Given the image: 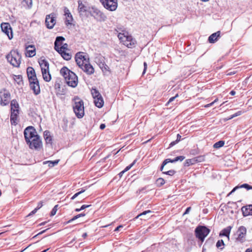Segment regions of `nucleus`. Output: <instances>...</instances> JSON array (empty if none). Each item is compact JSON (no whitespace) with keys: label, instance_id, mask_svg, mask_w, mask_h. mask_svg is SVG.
<instances>
[{"label":"nucleus","instance_id":"57","mask_svg":"<svg viewBox=\"0 0 252 252\" xmlns=\"http://www.w3.org/2000/svg\"><path fill=\"white\" fill-rule=\"evenodd\" d=\"M144 70H143V74H144L145 72H146V69H147V64L146 62H144Z\"/></svg>","mask_w":252,"mask_h":252},{"label":"nucleus","instance_id":"46","mask_svg":"<svg viewBox=\"0 0 252 252\" xmlns=\"http://www.w3.org/2000/svg\"><path fill=\"white\" fill-rule=\"evenodd\" d=\"M242 114V111H238L237 112H236L235 114H234L232 115H231V117L229 118V119H232V118H234L235 117L240 116Z\"/></svg>","mask_w":252,"mask_h":252},{"label":"nucleus","instance_id":"59","mask_svg":"<svg viewBox=\"0 0 252 252\" xmlns=\"http://www.w3.org/2000/svg\"><path fill=\"white\" fill-rule=\"evenodd\" d=\"M37 209H36L35 208L28 215V216H31V215H32L33 214H34L36 212H37Z\"/></svg>","mask_w":252,"mask_h":252},{"label":"nucleus","instance_id":"26","mask_svg":"<svg viewBox=\"0 0 252 252\" xmlns=\"http://www.w3.org/2000/svg\"><path fill=\"white\" fill-rule=\"evenodd\" d=\"M78 99L79 97L77 96L74 97L73 99V101L75 104V106H73V111L78 118H79V102H77L76 100Z\"/></svg>","mask_w":252,"mask_h":252},{"label":"nucleus","instance_id":"14","mask_svg":"<svg viewBox=\"0 0 252 252\" xmlns=\"http://www.w3.org/2000/svg\"><path fill=\"white\" fill-rule=\"evenodd\" d=\"M1 31L5 33L10 39L12 38V35L11 34V36L9 35V33L12 32L11 28L9 24L7 23H3L1 24Z\"/></svg>","mask_w":252,"mask_h":252},{"label":"nucleus","instance_id":"45","mask_svg":"<svg viewBox=\"0 0 252 252\" xmlns=\"http://www.w3.org/2000/svg\"><path fill=\"white\" fill-rule=\"evenodd\" d=\"M91 205H83L80 207V212L85 210L86 208L91 207Z\"/></svg>","mask_w":252,"mask_h":252},{"label":"nucleus","instance_id":"23","mask_svg":"<svg viewBox=\"0 0 252 252\" xmlns=\"http://www.w3.org/2000/svg\"><path fill=\"white\" fill-rule=\"evenodd\" d=\"M29 57H32L35 55V47L33 45H30L26 47Z\"/></svg>","mask_w":252,"mask_h":252},{"label":"nucleus","instance_id":"61","mask_svg":"<svg viewBox=\"0 0 252 252\" xmlns=\"http://www.w3.org/2000/svg\"><path fill=\"white\" fill-rule=\"evenodd\" d=\"M123 225H119V226H117V227L115 228V231H119V230H120V228H123Z\"/></svg>","mask_w":252,"mask_h":252},{"label":"nucleus","instance_id":"1","mask_svg":"<svg viewBox=\"0 0 252 252\" xmlns=\"http://www.w3.org/2000/svg\"><path fill=\"white\" fill-rule=\"evenodd\" d=\"M24 135L26 142L31 149L39 151L42 148L41 139L33 126L27 127L24 130Z\"/></svg>","mask_w":252,"mask_h":252},{"label":"nucleus","instance_id":"34","mask_svg":"<svg viewBox=\"0 0 252 252\" xmlns=\"http://www.w3.org/2000/svg\"><path fill=\"white\" fill-rule=\"evenodd\" d=\"M224 145V141L222 140L219 141L216 143H215L213 147L215 149H218L220 147H222Z\"/></svg>","mask_w":252,"mask_h":252},{"label":"nucleus","instance_id":"40","mask_svg":"<svg viewBox=\"0 0 252 252\" xmlns=\"http://www.w3.org/2000/svg\"><path fill=\"white\" fill-rule=\"evenodd\" d=\"M68 44L67 43L63 44L60 48L59 49L57 50V52L62 51H67L68 50Z\"/></svg>","mask_w":252,"mask_h":252},{"label":"nucleus","instance_id":"58","mask_svg":"<svg viewBox=\"0 0 252 252\" xmlns=\"http://www.w3.org/2000/svg\"><path fill=\"white\" fill-rule=\"evenodd\" d=\"M190 209H191V207H188V208L186 209V210L185 212H184V215H185V214H188V213H189V211L190 210Z\"/></svg>","mask_w":252,"mask_h":252},{"label":"nucleus","instance_id":"31","mask_svg":"<svg viewBox=\"0 0 252 252\" xmlns=\"http://www.w3.org/2000/svg\"><path fill=\"white\" fill-rule=\"evenodd\" d=\"M11 110H19V105L16 99H13L10 103Z\"/></svg>","mask_w":252,"mask_h":252},{"label":"nucleus","instance_id":"55","mask_svg":"<svg viewBox=\"0 0 252 252\" xmlns=\"http://www.w3.org/2000/svg\"><path fill=\"white\" fill-rule=\"evenodd\" d=\"M86 210L84 212H80V218L86 216V214H88V212L85 213Z\"/></svg>","mask_w":252,"mask_h":252},{"label":"nucleus","instance_id":"8","mask_svg":"<svg viewBox=\"0 0 252 252\" xmlns=\"http://www.w3.org/2000/svg\"><path fill=\"white\" fill-rule=\"evenodd\" d=\"M56 22V15L55 13L46 15L45 24L46 27L49 29H52L54 28Z\"/></svg>","mask_w":252,"mask_h":252},{"label":"nucleus","instance_id":"51","mask_svg":"<svg viewBox=\"0 0 252 252\" xmlns=\"http://www.w3.org/2000/svg\"><path fill=\"white\" fill-rule=\"evenodd\" d=\"M78 218H79V215H76L73 218H72L71 219L67 221V223H70V222H72L73 220L77 219Z\"/></svg>","mask_w":252,"mask_h":252},{"label":"nucleus","instance_id":"13","mask_svg":"<svg viewBox=\"0 0 252 252\" xmlns=\"http://www.w3.org/2000/svg\"><path fill=\"white\" fill-rule=\"evenodd\" d=\"M185 159V157L184 156H178V157H176L174 159H169V158H167V159H165L162 163V165L160 167V171H162L163 170V169H164V167L169 162H171V163H173V162H175L177 161H182L184 159Z\"/></svg>","mask_w":252,"mask_h":252},{"label":"nucleus","instance_id":"16","mask_svg":"<svg viewBox=\"0 0 252 252\" xmlns=\"http://www.w3.org/2000/svg\"><path fill=\"white\" fill-rule=\"evenodd\" d=\"M27 73L29 82L36 81L37 79L34 69L32 67H28L27 69Z\"/></svg>","mask_w":252,"mask_h":252},{"label":"nucleus","instance_id":"64","mask_svg":"<svg viewBox=\"0 0 252 252\" xmlns=\"http://www.w3.org/2000/svg\"><path fill=\"white\" fill-rule=\"evenodd\" d=\"M178 143V142L175 140L174 141H173L170 144V146L171 147V146H174V145H175L176 144H177Z\"/></svg>","mask_w":252,"mask_h":252},{"label":"nucleus","instance_id":"44","mask_svg":"<svg viewBox=\"0 0 252 252\" xmlns=\"http://www.w3.org/2000/svg\"><path fill=\"white\" fill-rule=\"evenodd\" d=\"M58 205H56L54 206V207L53 208V209L52 210V211L51 212V214H50L51 216H53L56 214L57 211L58 210Z\"/></svg>","mask_w":252,"mask_h":252},{"label":"nucleus","instance_id":"15","mask_svg":"<svg viewBox=\"0 0 252 252\" xmlns=\"http://www.w3.org/2000/svg\"><path fill=\"white\" fill-rule=\"evenodd\" d=\"M64 15L65 16V23L66 26L71 25V22L73 20L72 16L69 12V9L66 7H64Z\"/></svg>","mask_w":252,"mask_h":252},{"label":"nucleus","instance_id":"35","mask_svg":"<svg viewBox=\"0 0 252 252\" xmlns=\"http://www.w3.org/2000/svg\"><path fill=\"white\" fill-rule=\"evenodd\" d=\"M91 93L94 99L101 95L99 92L95 89L92 90Z\"/></svg>","mask_w":252,"mask_h":252},{"label":"nucleus","instance_id":"32","mask_svg":"<svg viewBox=\"0 0 252 252\" xmlns=\"http://www.w3.org/2000/svg\"><path fill=\"white\" fill-rule=\"evenodd\" d=\"M225 244L223 240H219L216 243V247L220 250H222L224 249Z\"/></svg>","mask_w":252,"mask_h":252},{"label":"nucleus","instance_id":"11","mask_svg":"<svg viewBox=\"0 0 252 252\" xmlns=\"http://www.w3.org/2000/svg\"><path fill=\"white\" fill-rule=\"evenodd\" d=\"M31 89L33 90L34 94L37 95L40 94V90L39 82L37 79L36 81L29 82Z\"/></svg>","mask_w":252,"mask_h":252},{"label":"nucleus","instance_id":"2","mask_svg":"<svg viewBox=\"0 0 252 252\" xmlns=\"http://www.w3.org/2000/svg\"><path fill=\"white\" fill-rule=\"evenodd\" d=\"M80 15H84L86 17L93 16L97 21L104 22L107 16L100 10L94 7H90L80 3Z\"/></svg>","mask_w":252,"mask_h":252},{"label":"nucleus","instance_id":"10","mask_svg":"<svg viewBox=\"0 0 252 252\" xmlns=\"http://www.w3.org/2000/svg\"><path fill=\"white\" fill-rule=\"evenodd\" d=\"M65 81L68 86L75 87L77 86L78 83V77L73 72H71V74Z\"/></svg>","mask_w":252,"mask_h":252},{"label":"nucleus","instance_id":"29","mask_svg":"<svg viewBox=\"0 0 252 252\" xmlns=\"http://www.w3.org/2000/svg\"><path fill=\"white\" fill-rule=\"evenodd\" d=\"M43 79L46 82H49L51 79V75L49 72V70H46L44 69V71H41Z\"/></svg>","mask_w":252,"mask_h":252},{"label":"nucleus","instance_id":"17","mask_svg":"<svg viewBox=\"0 0 252 252\" xmlns=\"http://www.w3.org/2000/svg\"><path fill=\"white\" fill-rule=\"evenodd\" d=\"M19 113V110H11L10 122L11 125H17V120Z\"/></svg>","mask_w":252,"mask_h":252},{"label":"nucleus","instance_id":"28","mask_svg":"<svg viewBox=\"0 0 252 252\" xmlns=\"http://www.w3.org/2000/svg\"><path fill=\"white\" fill-rule=\"evenodd\" d=\"M94 103L96 107L101 108L104 104V101L101 95L94 98Z\"/></svg>","mask_w":252,"mask_h":252},{"label":"nucleus","instance_id":"62","mask_svg":"<svg viewBox=\"0 0 252 252\" xmlns=\"http://www.w3.org/2000/svg\"><path fill=\"white\" fill-rule=\"evenodd\" d=\"M181 138V136L179 134H178L177 135V139L176 140L178 142L180 141Z\"/></svg>","mask_w":252,"mask_h":252},{"label":"nucleus","instance_id":"50","mask_svg":"<svg viewBox=\"0 0 252 252\" xmlns=\"http://www.w3.org/2000/svg\"><path fill=\"white\" fill-rule=\"evenodd\" d=\"M75 60L77 65L79 66V52L76 53L75 56Z\"/></svg>","mask_w":252,"mask_h":252},{"label":"nucleus","instance_id":"39","mask_svg":"<svg viewBox=\"0 0 252 252\" xmlns=\"http://www.w3.org/2000/svg\"><path fill=\"white\" fill-rule=\"evenodd\" d=\"M14 80L19 85L23 83L22 76L21 75L15 76Z\"/></svg>","mask_w":252,"mask_h":252},{"label":"nucleus","instance_id":"38","mask_svg":"<svg viewBox=\"0 0 252 252\" xmlns=\"http://www.w3.org/2000/svg\"><path fill=\"white\" fill-rule=\"evenodd\" d=\"M99 66L102 71H106L109 68V67L104 63L101 62L99 64Z\"/></svg>","mask_w":252,"mask_h":252},{"label":"nucleus","instance_id":"6","mask_svg":"<svg viewBox=\"0 0 252 252\" xmlns=\"http://www.w3.org/2000/svg\"><path fill=\"white\" fill-rule=\"evenodd\" d=\"M118 37L124 42V44L128 48H132L136 44V41L131 35H126L124 33H119Z\"/></svg>","mask_w":252,"mask_h":252},{"label":"nucleus","instance_id":"56","mask_svg":"<svg viewBox=\"0 0 252 252\" xmlns=\"http://www.w3.org/2000/svg\"><path fill=\"white\" fill-rule=\"evenodd\" d=\"M218 100V99H216L213 102H212V103H210L207 105H206L205 106V107H210V106H211L214 103H215L216 102H217Z\"/></svg>","mask_w":252,"mask_h":252},{"label":"nucleus","instance_id":"52","mask_svg":"<svg viewBox=\"0 0 252 252\" xmlns=\"http://www.w3.org/2000/svg\"><path fill=\"white\" fill-rule=\"evenodd\" d=\"M42 206H43V202H42V201H40L38 203L37 206L36 207V208H35V209H37V210H38L40 208H41L42 207Z\"/></svg>","mask_w":252,"mask_h":252},{"label":"nucleus","instance_id":"63","mask_svg":"<svg viewBox=\"0 0 252 252\" xmlns=\"http://www.w3.org/2000/svg\"><path fill=\"white\" fill-rule=\"evenodd\" d=\"M105 125L104 124H101L100 125V126H99V128L100 129H103L105 128Z\"/></svg>","mask_w":252,"mask_h":252},{"label":"nucleus","instance_id":"53","mask_svg":"<svg viewBox=\"0 0 252 252\" xmlns=\"http://www.w3.org/2000/svg\"><path fill=\"white\" fill-rule=\"evenodd\" d=\"M178 94H177L175 96H173V97H171V98L169 99V100H168V101L167 103H169L171 102L172 101H173L175 99V98L176 97H178Z\"/></svg>","mask_w":252,"mask_h":252},{"label":"nucleus","instance_id":"42","mask_svg":"<svg viewBox=\"0 0 252 252\" xmlns=\"http://www.w3.org/2000/svg\"><path fill=\"white\" fill-rule=\"evenodd\" d=\"M151 213H152V211L151 210H147V211H144L142 213H141V214H139L138 216H137L135 219H137L140 217H142V216H145L146 215H147L148 214H150Z\"/></svg>","mask_w":252,"mask_h":252},{"label":"nucleus","instance_id":"41","mask_svg":"<svg viewBox=\"0 0 252 252\" xmlns=\"http://www.w3.org/2000/svg\"><path fill=\"white\" fill-rule=\"evenodd\" d=\"M23 2L27 6L28 8H31L32 5V0H24Z\"/></svg>","mask_w":252,"mask_h":252},{"label":"nucleus","instance_id":"7","mask_svg":"<svg viewBox=\"0 0 252 252\" xmlns=\"http://www.w3.org/2000/svg\"><path fill=\"white\" fill-rule=\"evenodd\" d=\"M102 5L106 9L113 11L118 7L117 0H99Z\"/></svg>","mask_w":252,"mask_h":252},{"label":"nucleus","instance_id":"43","mask_svg":"<svg viewBox=\"0 0 252 252\" xmlns=\"http://www.w3.org/2000/svg\"><path fill=\"white\" fill-rule=\"evenodd\" d=\"M176 173V171L174 170H170L168 171H163L162 173L166 175H168L170 176L173 175Z\"/></svg>","mask_w":252,"mask_h":252},{"label":"nucleus","instance_id":"24","mask_svg":"<svg viewBox=\"0 0 252 252\" xmlns=\"http://www.w3.org/2000/svg\"><path fill=\"white\" fill-rule=\"evenodd\" d=\"M239 188H245L247 190L252 189V186L247 184H244L240 186H236L228 194L227 196H229L234 191H235L238 189Z\"/></svg>","mask_w":252,"mask_h":252},{"label":"nucleus","instance_id":"4","mask_svg":"<svg viewBox=\"0 0 252 252\" xmlns=\"http://www.w3.org/2000/svg\"><path fill=\"white\" fill-rule=\"evenodd\" d=\"M7 61L13 66L19 67L21 56L17 50L11 51L6 57Z\"/></svg>","mask_w":252,"mask_h":252},{"label":"nucleus","instance_id":"21","mask_svg":"<svg viewBox=\"0 0 252 252\" xmlns=\"http://www.w3.org/2000/svg\"><path fill=\"white\" fill-rule=\"evenodd\" d=\"M38 63L40 66L41 71H44V69L46 70H49V63L45 59H40Z\"/></svg>","mask_w":252,"mask_h":252},{"label":"nucleus","instance_id":"20","mask_svg":"<svg viewBox=\"0 0 252 252\" xmlns=\"http://www.w3.org/2000/svg\"><path fill=\"white\" fill-rule=\"evenodd\" d=\"M220 32L218 31L216 32H215L209 36L208 38V41L211 43H214L216 41H217L218 39V38L220 37Z\"/></svg>","mask_w":252,"mask_h":252},{"label":"nucleus","instance_id":"33","mask_svg":"<svg viewBox=\"0 0 252 252\" xmlns=\"http://www.w3.org/2000/svg\"><path fill=\"white\" fill-rule=\"evenodd\" d=\"M84 116V103L82 100H80V119Z\"/></svg>","mask_w":252,"mask_h":252},{"label":"nucleus","instance_id":"9","mask_svg":"<svg viewBox=\"0 0 252 252\" xmlns=\"http://www.w3.org/2000/svg\"><path fill=\"white\" fill-rule=\"evenodd\" d=\"M10 94L6 90L0 92V104L1 105H6L9 103Z\"/></svg>","mask_w":252,"mask_h":252},{"label":"nucleus","instance_id":"60","mask_svg":"<svg viewBox=\"0 0 252 252\" xmlns=\"http://www.w3.org/2000/svg\"><path fill=\"white\" fill-rule=\"evenodd\" d=\"M78 195H79V192H76L74 195H73L71 197V199H74L75 198H76Z\"/></svg>","mask_w":252,"mask_h":252},{"label":"nucleus","instance_id":"27","mask_svg":"<svg viewBox=\"0 0 252 252\" xmlns=\"http://www.w3.org/2000/svg\"><path fill=\"white\" fill-rule=\"evenodd\" d=\"M231 229V227L230 226H227V227L224 228L220 231V236H226L227 237L228 239H229V234L230 233Z\"/></svg>","mask_w":252,"mask_h":252},{"label":"nucleus","instance_id":"12","mask_svg":"<svg viewBox=\"0 0 252 252\" xmlns=\"http://www.w3.org/2000/svg\"><path fill=\"white\" fill-rule=\"evenodd\" d=\"M246 232L247 229L245 226H240L237 231L238 237L236 239L237 241L240 242H243L244 238L246 236Z\"/></svg>","mask_w":252,"mask_h":252},{"label":"nucleus","instance_id":"3","mask_svg":"<svg viewBox=\"0 0 252 252\" xmlns=\"http://www.w3.org/2000/svg\"><path fill=\"white\" fill-rule=\"evenodd\" d=\"M80 60L82 61V63L80 64L81 68L87 74H92L94 72L93 66L90 63L89 55L83 52H80Z\"/></svg>","mask_w":252,"mask_h":252},{"label":"nucleus","instance_id":"36","mask_svg":"<svg viewBox=\"0 0 252 252\" xmlns=\"http://www.w3.org/2000/svg\"><path fill=\"white\" fill-rule=\"evenodd\" d=\"M59 160H55L54 161H46L44 162V164H46V163H49V166L50 167H54V166L58 164L59 163Z\"/></svg>","mask_w":252,"mask_h":252},{"label":"nucleus","instance_id":"30","mask_svg":"<svg viewBox=\"0 0 252 252\" xmlns=\"http://www.w3.org/2000/svg\"><path fill=\"white\" fill-rule=\"evenodd\" d=\"M58 52L61 55L63 59L66 61L69 60L71 58V55L69 53H67L66 51H62Z\"/></svg>","mask_w":252,"mask_h":252},{"label":"nucleus","instance_id":"22","mask_svg":"<svg viewBox=\"0 0 252 252\" xmlns=\"http://www.w3.org/2000/svg\"><path fill=\"white\" fill-rule=\"evenodd\" d=\"M43 136L47 144L52 145V138L51 136L50 132L48 130H45L43 133Z\"/></svg>","mask_w":252,"mask_h":252},{"label":"nucleus","instance_id":"19","mask_svg":"<svg viewBox=\"0 0 252 252\" xmlns=\"http://www.w3.org/2000/svg\"><path fill=\"white\" fill-rule=\"evenodd\" d=\"M65 40L63 36H57L54 43V49L56 51L59 49V48L63 44V42Z\"/></svg>","mask_w":252,"mask_h":252},{"label":"nucleus","instance_id":"54","mask_svg":"<svg viewBox=\"0 0 252 252\" xmlns=\"http://www.w3.org/2000/svg\"><path fill=\"white\" fill-rule=\"evenodd\" d=\"M55 88L57 90H59L60 89V85L59 83H58L57 82H56L55 83Z\"/></svg>","mask_w":252,"mask_h":252},{"label":"nucleus","instance_id":"37","mask_svg":"<svg viewBox=\"0 0 252 252\" xmlns=\"http://www.w3.org/2000/svg\"><path fill=\"white\" fill-rule=\"evenodd\" d=\"M165 183L164 180L162 178H158L156 181V184L158 187H161Z\"/></svg>","mask_w":252,"mask_h":252},{"label":"nucleus","instance_id":"47","mask_svg":"<svg viewBox=\"0 0 252 252\" xmlns=\"http://www.w3.org/2000/svg\"><path fill=\"white\" fill-rule=\"evenodd\" d=\"M81 186L82 187V188H80V194L84 192L86 189H87V186H84V184H82L81 185Z\"/></svg>","mask_w":252,"mask_h":252},{"label":"nucleus","instance_id":"5","mask_svg":"<svg viewBox=\"0 0 252 252\" xmlns=\"http://www.w3.org/2000/svg\"><path fill=\"white\" fill-rule=\"evenodd\" d=\"M210 229L205 226L199 225L195 229V234L196 237L201 242H203L205 238L210 233Z\"/></svg>","mask_w":252,"mask_h":252},{"label":"nucleus","instance_id":"18","mask_svg":"<svg viewBox=\"0 0 252 252\" xmlns=\"http://www.w3.org/2000/svg\"><path fill=\"white\" fill-rule=\"evenodd\" d=\"M241 211L242 212L243 215L244 217H247L250 215L252 216V205L242 207Z\"/></svg>","mask_w":252,"mask_h":252},{"label":"nucleus","instance_id":"25","mask_svg":"<svg viewBox=\"0 0 252 252\" xmlns=\"http://www.w3.org/2000/svg\"><path fill=\"white\" fill-rule=\"evenodd\" d=\"M72 71L69 70L66 67L63 66L60 70V73L66 80L71 74Z\"/></svg>","mask_w":252,"mask_h":252},{"label":"nucleus","instance_id":"48","mask_svg":"<svg viewBox=\"0 0 252 252\" xmlns=\"http://www.w3.org/2000/svg\"><path fill=\"white\" fill-rule=\"evenodd\" d=\"M135 162V160H134L131 164L129 165L128 166H126L125 169L124 170V171H125V172L129 170L134 164Z\"/></svg>","mask_w":252,"mask_h":252},{"label":"nucleus","instance_id":"49","mask_svg":"<svg viewBox=\"0 0 252 252\" xmlns=\"http://www.w3.org/2000/svg\"><path fill=\"white\" fill-rule=\"evenodd\" d=\"M135 162V160H134L131 164L129 165L128 166H126L125 169L124 170V171H125V172L129 170L134 164Z\"/></svg>","mask_w":252,"mask_h":252}]
</instances>
